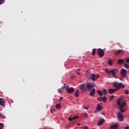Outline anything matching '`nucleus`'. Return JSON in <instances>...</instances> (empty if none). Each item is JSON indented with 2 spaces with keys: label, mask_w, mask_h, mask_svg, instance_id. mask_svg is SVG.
I'll list each match as a JSON object with an SVG mask.
<instances>
[{
  "label": "nucleus",
  "mask_w": 129,
  "mask_h": 129,
  "mask_svg": "<svg viewBox=\"0 0 129 129\" xmlns=\"http://www.w3.org/2000/svg\"><path fill=\"white\" fill-rule=\"evenodd\" d=\"M117 104L118 106H119V109L121 112H125V110L122 109V108H123V107L125 106V104H126V102L122 101V99H118Z\"/></svg>",
  "instance_id": "f257e3e1"
},
{
  "label": "nucleus",
  "mask_w": 129,
  "mask_h": 129,
  "mask_svg": "<svg viewBox=\"0 0 129 129\" xmlns=\"http://www.w3.org/2000/svg\"><path fill=\"white\" fill-rule=\"evenodd\" d=\"M105 71L107 73V74H108L109 75H111V74L113 77H114V78H116V74H117V72H118V70L117 69H114L111 70L105 69Z\"/></svg>",
  "instance_id": "f03ea898"
},
{
  "label": "nucleus",
  "mask_w": 129,
  "mask_h": 129,
  "mask_svg": "<svg viewBox=\"0 0 129 129\" xmlns=\"http://www.w3.org/2000/svg\"><path fill=\"white\" fill-rule=\"evenodd\" d=\"M114 87L117 88V89H119V88H124V85L122 84V83H113Z\"/></svg>",
  "instance_id": "7ed1b4c3"
},
{
  "label": "nucleus",
  "mask_w": 129,
  "mask_h": 129,
  "mask_svg": "<svg viewBox=\"0 0 129 129\" xmlns=\"http://www.w3.org/2000/svg\"><path fill=\"white\" fill-rule=\"evenodd\" d=\"M100 77V76L99 75H96L94 74H92L90 76V78L92 80V81H95L97 78H99Z\"/></svg>",
  "instance_id": "20e7f679"
},
{
  "label": "nucleus",
  "mask_w": 129,
  "mask_h": 129,
  "mask_svg": "<svg viewBox=\"0 0 129 129\" xmlns=\"http://www.w3.org/2000/svg\"><path fill=\"white\" fill-rule=\"evenodd\" d=\"M97 53L99 57H103L104 56V50L102 49L99 48L97 50Z\"/></svg>",
  "instance_id": "39448f33"
},
{
  "label": "nucleus",
  "mask_w": 129,
  "mask_h": 129,
  "mask_svg": "<svg viewBox=\"0 0 129 129\" xmlns=\"http://www.w3.org/2000/svg\"><path fill=\"white\" fill-rule=\"evenodd\" d=\"M126 73H127V71H126L124 69H122L121 70V73L120 74L123 77V78H125L126 77Z\"/></svg>",
  "instance_id": "423d86ee"
},
{
  "label": "nucleus",
  "mask_w": 129,
  "mask_h": 129,
  "mask_svg": "<svg viewBox=\"0 0 129 129\" xmlns=\"http://www.w3.org/2000/svg\"><path fill=\"white\" fill-rule=\"evenodd\" d=\"M80 89L82 92H85L87 90L86 86L84 85V84L81 85L80 86Z\"/></svg>",
  "instance_id": "0eeeda50"
},
{
  "label": "nucleus",
  "mask_w": 129,
  "mask_h": 129,
  "mask_svg": "<svg viewBox=\"0 0 129 129\" xmlns=\"http://www.w3.org/2000/svg\"><path fill=\"white\" fill-rule=\"evenodd\" d=\"M66 90L68 93H72L75 91V89H74L73 87L67 88Z\"/></svg>",
  "instance_id": "6e6552de"
},
{
  "label": "nucleus",
  "mask_w": 129,
  "mask_h": 129,
  "mask_svg": "<svg viewBox=\"0 0 129 129\" xmlns=\"http://www.w3.org/2000/svg\"><path fill=\"white\" fill-rule=\"evenodd\" d=\"M95 86V85H91L90 84L87 83V85H86V87L87 88V89H88L89 90H91V89H93V87H94Z\"/></svg>",
  "instance_id": "1a4fd4ad"
},
{
  "label": "nucleus",
  "mask_w": 129,
  "mask_h": 129,
  "mask_svg": "<svg viewBox=\"0 0 129 129\" xmlns=\"http://www.w3.org/2000/svg\"><path fill=\"white\" fill-rule=\"evenodd\" d=\"M117 91V89H109L108 90V93L109 94H113V93H114L116 91Z\"/></svg>",
  "instance_id": "9d476101"
},
{
  "label": "nucleus",
  "mask_w": 129,
  "mask_h": 129,
  "mask_svg": "<svg viewBox=\"0 0 129 129\" xmlns=\"http://www.w3.org/2000/svg\"><path fill=\"white\" fill-rule=\"evenodd\" d=\"M118 118H119V121H122L123 120V116H122L121 113L119 112L118 113Z\"/></svg>",
  "instance_id": "9b49d317"
},
{
  "label": "nucleus",
  "mask_w": 129,
  "mask_h": 129,
  "mask_svg": "<svg viewBox=\"0 0 129 129\" xmlns=\"http://www.w3.org/2000/svg\"><path fill=\"white\" fill-rule=\"evenodd\" d=\"M105 121V120L104 119H100L99 122H98V126H100V125H101Z\"/></svg>",
  "instance_id": "f8f14e48"
},
{
  "label": "nucleus",
  "mask_w": 129,
  "mask_h": 129,
  "mask_svg": "<svg viewBox=\"0 0 129 129\" xmlns=\"http://www.w3.org/2000/svg\"><path fill=\"white\" fill-rule=\"evenodd\" d=\"M0 105L3 107L6 106V104H5V100L2 98H0Z\"/></svg>",
  "instance_id": "ddd939ff"
},
{
  "label": "nucleus",
  "mask_w": 129,
  "mask_h": 129,
  "mask_svg": "<svg viewBox=\"0 0 129 129\" xmlns=\"http://www.w3.org/2000/svg\"><path fill=\"white\" fill-rule=\"evenodd\" d=\"M89 94L90 96H94V95H95V89H92Z\"/></svg>",
  "instance_id": "4468645a"
},
{
  "label": "nucleus",
  "mask_w": 129,
  "mask_h": 129,
  "mask_svg": "<svg viewBox=\"0 0 129 129\" xmlns=\"http://www.w3.org/2000/svg\"><path fill=\"white\" fill-rule=\"evenodd\" d=\"M78 117V116H75L73 117H70L69 118V121H72V120H74L75 119H77V118Z\"/></svg>",
  "instance_id": "2eb2a0df"
},
{
  "label": "nucleus",
  "mask_w": 129,
  "mask_h": 129,
  "mask_svg": "<svg viewBox=\"0 0 129 129\" xmlns=\"http://www.w3.org/2000/svg\"><path fill=\"white\" fill-rule=\"evenodd\" d=\"M96 108L98 110H99V111H100L103 108L102 107V106L101 105H100V104H98Z\"/></svg>",
  "instance_id": "dca6fc26"
},
{
  "label": "nucleus",
  "mask_w": 129,
  "mask_h": 129,
  "mask_svg": "<svg viewBox=\"0 0 129 129\" xmlns=\"http://www.w3.org/2000/svg\"><path fill=\"white\" fill-rule=\"evenodd\" d=\"M117 127H118L117 124H115L111 126L110 127V129H117Z\"/></svg>",
  "instance_id": "f3484780"
},
{
  "label": "nucleus",
  "mask_w": 129,
  "mask_h": 129,
  "mask_svg": "<svg viewBox=\"0 0 129 129\" xmlns=\"http://www.w3.org/2000/svg\"><path fill=\"white\" fill-rule=\"evenodd\" d=\"M121 52H122L121 49L118 50L116 51V52H115V55H119Z\"/></svg>",
  "instance_id": "a211bd4d"
},
{
  "label": "nucleus",
  "mask_w": 129,
  "mask_h": 129,
  "mask_svg": "<svg viewBox=\"0 0 129 129\" xmlns=\"http://www.w3.org/2000/svg\"><path fill=\"white\" fill-rule=\"evenodd\" d=\"M108 64L109 65V66H112L113 63L112 62V60H111V59H109L108 60Z\"/></svg>",
  "instance_id": "6ab92c4d"
},
{
  "label": "nucleus",
  "mask_w": 129,
  "mask_h": 129,
  "mask_svg": "<svg viewBox=\"0 0 129 129\" xmlns=\"http://www.w3.org/2000/svg\"><path fill=\"white\" fill-rule=\"evenodd\" d=\"M124 61L122 59H119L118 60V64H123Z\"/></svg>",
  "instance_id": "aec40b11"
},
{
  "label": "nucleus",
  "mask_w": 129,
  "mask_h": 129,
  "mask_svg": "<svg viewBox=\"0 0 129 129\" xmlns=\"http://www.w3.org/2000/svg\"><path fill=\"white\" fill-rule=\"evenodd\" d=\"M55 107L57 109H60V108H61V104H56L55 105Z\"/></svg>",
  "instance_id": "412c9836"
},
{
  "label": "nucleus",
  "mask_w": 129,
  "mask_h": 129,
  "mask_svg": "<svg viewBox=\"0 0 129 129\" xmlns=\"http://www.w3.org/2000/svg\"><path fill=\"white\" fill-rule=\"evenodd\" d=\"M98 94H99V95H100V96H102L103 93H102V91H101L100 90H98L97 91Z\"/></svg>",
  "instance_id": "4be33fe9"
},
{
  "label": "nucleus",
  "mask_w": 129,
  "mask_h": 129,
  "mask_svg": "<svg viewBox=\"0 0 129 129\" xmlns=\"http://www.w3.org/2000/svg\"><path fill=\"white\" fill-rule=\"evenodd\" d=\"M102 100H103V102H106V100H107V99L105 96L102 97Z\"/></svg>",
  "instance_id": "5701e85b"
},
{
  "label": "nucleus",
  "mask_w": 129,
  "mask_h": 129,
  "mask_svg": "<svg viewBox=\"0 0 129 129\" xmlns=\"http://www.w3.org/2000/svg\"><path fill=\"white\" fill-rule=\"evenodd\" d=\"M95 53H96V50L95 49H93V51L92 52V54L93 56L95 55Z\"/></svg>",
  "instance_id": "b1692460"
},
{
  "label": "nucleus",
  "mask_w": 129,
  "mask_h": 129,
  "mask_svg": "<svg viewBox=\"0 0 129 129\" xmlns=\"http://www.w3.org/2000/svg\"><path fill=\"white\" fill-rule=\"evenodd\" d=\"M124 66L125 68H126V69H128L129 66L127 64L124 63Z\"/></svg>",
  "instance_id": "393cba45"
},
{
  "label": "nucleus",
  "mask_w": 129,
  "mask_h": 129,
  "mask_svg": "<svg viewBox=\"0 0 129 129\" xmlns=\"http://www.w3.org/2000/svg\"><path fill=\"white\" fill-rule=\"evenodd\" d=\"M103 93H104V95H106V94H107V92H106V89H104L103 90Z\"/></svg>",
  "instance_id": "a878e982"
},
{
  "label": "nucleus",
  "mask_w": 129,
  "mask_h": 129,
  "mask_svg": "<svg viewBox=\"0 0 129 129\" xmlns=\"http://www.w3.org/2000/svg\"><path fill=\"white\" fill-rule=\"evenodd\" d=\"M97 100H98V101H101L102 100V97H98Z\"/></svg>",
  "instance_id": "bb28decb"
},
{
  "label": "nucleus",
  "mask_w": 129,
  "mask_h": 129,
  "mask_svg": "<svg viewBox=\"0 0 129 129\" xmlns=\"http://www.w3.org/2000/svg\"><path fill=\"white\" fill-rule=\"evenodd\" d=\"M4 127V123H0V129H2Z\"/></svg>",
  "instance_id": "cd10ccee"
},
{
  "label": "nucleus",
  "mask_w": 129,
  "mask_h": 129,
  "mask_svg": "<svg viewBox=\"0 0 129 129\" xmlns=\"http://www.w3.org/2000/svg\"><path fill=\"white\" fill-rule=\"evenodd\" d=\"M113 98H114V96L112 95L110 96V97L109 98V100H112V99H113Z\"/></svg>",
  "instance_id": "c85d7f7f"
},
{
  "label": "nucleus",
  "mask_w": 129,
  "mask_h": 129,
  "mask_svg": "<svg viewBox=\"0 0 129 129\" xmlns=\"http://www.w3.org/2000/svg\"><path fill=\"white\" fill-rule=\"evenodd\" d=\"M0 117L1 118H6V116H4V115L0 113Z\"/></svg>",
  "instance_id": "c756f323"
},
{
  "label": "nucleus",
  "mask_w": 129,
  "mask_h": 129,
  "mask_svg": "<svg viewBox=\"0 0 129 129\" xmlns=\"http://www.w3.org/2000/svg\"><path fill=\"white\" fill-rule=\"evenodd\" d=\"M5 3V0H0V5H3Z\"/></svg>",
  "instance_id": "7c9ffc66"
},
{
  "label": "nucleus",
  "mask_w": 129,
  "mask_h": 129,
  "mask_svg": "<svg viewBox=\"0 0 129 129\" xmlns=\"http://www.w3.org/2000/svg\"><path fill=\"white\" fill-rule=\"evenodd\" d=\"M58 92L59 93H62L63 92V91L61 90V89H59L58 90Z\"/></svg>",
  "instance_id": "2f4dec72"
},
{
  "label": "nucleus",
  "mask_w": 129,
  "mask_h": 129,
  "mask_svg": "<svg viewBox=\"0 0 129 129\" xmlns=\"http://www.w3.org/2000/svg\"><path fill=\"white\" fill-rule=\"evenodd\" d=\"M75 95L77 96V97H78V96H79V93L76 92Z\"/></svg>",
  "instance_id": "473e14b6"
},
{
  "label": "nucleus",
  "mask_w": 129,
  "mask_h": 129,
  "mask_svg": "<svg viewBox=\"0 0 129 129\" xmlns=\"http://www.w3.org/2000/svg\"><path fill=\"white\" fill-rule=\"evenodd\" d=\"M83 108H84V109H85L86 110H88V109H89V108H88V107H85V106H84Z\"/></svg>",
  "instance_id": "72a5a7b5"
},
{
  "label": "nucleus",
  "mask_w": 129,
  "mask_h": 129,
  "mask_svg": "<svg viewBox=\"0 0 129 129\" xmlns=\"http://www.w3.org/2000/svg\"><path fill=\"white\" fill-rule=\"evenodd\" d=\"M98 111H99V110H98L97 108L94 111V113H97V112H98Z\"/></svg>",
  "instance_id": "f704fd0d"
},
{
  "label": "nucleus",
  "mask_w": 129,
  "mask_h": 129,
  "mask_svg": "<svg viewBox=\"0 0 129 129\" xmlns=\"http://www.w3.org/2000/svg\"><path fill=\"white\" fill-rule=\"evenodd\" d=\"M129 92H128V90H125V94H128Z\"/></svg>",
  "instance_id": "c9c22d12"
},
{
  "label": "nucleus",
  "mask_w": 129,
  "mask_h": 129,
  "mask_svg": "<svg viewBox=\"0 0 129 129\" xmlns=\"http://www.w3.org/2000/svg\"><path fill=\"white\" fill-rule=\"evenodd\" d=\"M119 80H121V81H122V79H123V77H121L119 78Z\"/></svg>",
  "instance_id": "e433bc0d"
},
{
  "label": "nucleus",
  "mask_w": 129,
  "mask_h": 129,
  "mask_svg": "<svg viewBox=\"0 0 129 129\" xmlns=\"http://www.w3.org/2000/svg\"><path fill=\"white\" fill-rule=\"evenodd\" d=\"M85 117H88V114H87V113H85Z\"/></svg>",
  "instance_id": "4c0bfd02"
},
{
  "label": "nucleus",
  "mask_w": 129,
  "mask_h": 129,
  "mask_svg": "<svg viewBox=\"0 0 129 129\" xmlns=\"http://www.w3.org/2000/svg\"><path fill=\"white\" fill-rule=\"evenodd\" d=\"M126 62L127 63H129V58H127L126 59Z\"/></svg>",
  "instance_id": "58836bf2"
},
{
  "label": "nucleus",
  "mask_w": 129,
  "mask_h": 129,
  "mask_svg": "<svg viewBox=\"0 0 129 129\" xmlns=\"http://www.w3.org/2000/svg\"><path fill=\"white\" fill-rule=\"evenodd\" d=\"M84 129H89V128H88V126H86L84 127Z\"/></svg>",
  "instance_id": "ea45409f"
},
{
  "label": "nucleus",
  "mask_w": 129,
  "mask_h": 129,
  "mask_svg": "<svg viewBox=\"0 0 129 129\" xmlns=\"http://www.w3.org/2000/svg\"><path fill=\"white\" fill-rule=\"evenodd\" d=\"M63 99V97H61L60 100H59V101H61Z\"/></svg>",
  "instance_id": "a19ab883"
},
{
  "label": "nucleus",
  "mask_w": 129,
  "mask_h": 129,
  "mask_svg": "<svg viewBox=\"0 0 129 129\" xmlns=\"http://www.w3.org/2000/svg\"><path fill=\"white\" fill-rule=\"evenodd\" d=\"M76 92L79 93V90L77 89L76 91Z\"/></svg>",
  "instance_id": "79ce46f5"
},
{
  "label": "nucleus",
  "mask_w": 129,
  "mask_h": 129,
  "mask_svg": "<svg viewBox=\"0 0 129 129\" xmlns=\"http://www.w3.org/2000/svg\"><path fill=\"white\" fill-rule=\"evenodd\" d=\"M125 129H129V126H127L125 127Z\"/></svg>",
  "instance_id": "37998d69"
},
{
  "label": "nucleus",
  "mask_w": 129,
  "mask_h": 129,
  "mask_svg": "<svg viewBox=\"0 0 129 129\" xmlns=\"http://www.w3.org/2000/svg\"><path fill=\"white\" fill-rule=\"evenodd\" d=\"M77 74H78L79 75H80V73H79V72H77Z\"/></svg>",
  "instance_id": "c03bdc74"
},
{
  "label": "nucleus",
  "mask_w": 129,
  "mask_h": 129,
  "mask_svg": "<svg viewBox=\"0 0 129 129\" xmlns=\"http://www.w3.org/2000/svg\"><path fill=\"white\" fill-rule=\"evenodd\" d=\"M65 87H66L63 86V87H62L61 88V89H64V88H65Z\"/></svg>",
  "instance_id": "a18cd8bd"
},
{
  "label": "nucleus",
  "mask_w": 129,
  "mask_h": 129,
  "mask_svg": "<svg viewBox=\"0 0 129 129\" xmlns=\"http://www.w3.org/2000/svg\"><path fill=\"white\" fill-rule=\"evenodd\" d=\"M64 86H65V87H66V83L64 84Z\"/></svg>",
  "instance_id": "49530a36"
},
{
  "label": "nucleus",
  "mask_w": 129,
  "mask_h": 129,
  "mask_svg": "<svg viewBox=\"0 0 129 129\" xmlns=\"http://www.w3.org/2000/svg\"><path fill=\"white\" fill-rule=\"evenodd\" d=\"M87 72H88V73L89 72H90V71L88 70V71H87Z\"/></svg>",
  "instance_id": "de8ad7c7"
},
{
  "label": "nucleus",
  "mask_w": 129,
  "mask_h": 129,
  "mask_svg": "<svg viewBox=\"0 0 129 129\" xmlns=\"http://www.w3.org/2000/svg\"><path fill=\"white\" fill-rule=\"evenodd\" d=\"M81 124H78L77 125L79 126Z\"/></svg>",
  "instance_id": "09e8293b"
},
{
  "label": "nucleus",
  "mask_w": 129,
  "mask_h": 129,
  "mask_svg": "<svg viewBox=\"0 0 129 129\" xmlns=\"http://www.w3.org/2000/svg\"><path fill=\"white\" fill-rule=\"evenodd\" d=\"M77 70H78L79 71V70H80V69H78Z\"/></svg>",
  "instance_id": "8fccbe9b"
},
{
  "label": "nucleus",
  "mask_w": 129,
  "mask_h": 129,
  "mask_svg": "<svg viewBox=\"0 0 129 129\" xmlns=\"http://www.w3.org/2000/svg\"><path fill=\"white\" fill-rule=\"evenodd\" d=\"M51 112H53V111H52V109H51Z\"/></svg>",
  "instance_id": "3c124183"
},
{
  "label": "nucleus",
  "mask_w": 129,
  "mask_h": 129,
  "mask_svg": "<svg viewBox=\"0 0 129 129\" xmlns=\"http://www.w3.org/2000/svg\"><path fill=\"white\" fill-rule=\"evenodd\" d=\"M104 114V113H102V114Z\"/></svg>",
  "instance_id": "603ef678"
},
{
  "label": "nucleus",
  "mask_w": 129,
  "mask_h": 129,
  "mask_svg": "<svg viewBox=\"0 0 129 129\" xmlns=\"http://www.w3.org/2000/svg\"><path fill=\"white\" fill-rule=\"evenodd\" d=\"M100 104H102V103H100Z\"/></svg>",
  "instance_id": "864d4df0"
}]
</instances>
